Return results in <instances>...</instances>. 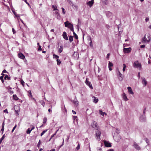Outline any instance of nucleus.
<instances>
[{
  "label": "nucleus",
  "mask_w": 151,
  "mask_h": 151,
  "mask_svg": "<svg viewBox=\"0 0 151 151\" xmlns=\"http://www.w3.org/2000/svg\"><path fill=\"white\" fill-rule=\"evenodd\" d=\"M63 38L66 40H68V38L67 35V33L65 32H64L62 35Z\"/></svg>",
  "instance_id": "13"
},
{
  "label": "nucleus",
  "mask_w": 151,
  "mask_h": 151,
  "mask_svg": "<svg viewBox=\"0 0 151 151\" xmlns=\"http://www.w3.org/2000/svg\"><path fill=\"white\" fill-rule=\"evenodd\" d=\"M9 93L10 94H13L14 92V91H9Z\"/></svg>",
  "instance_id": "55"
},
{
  "label": "nucleus",
  "mask_w": 151,
  "mask_h": 151,
  "mask_svg": "<svg viewBox=\"0 0 151 151\" xmlns=\"http://www.w3.org/2000/svg\"><path fill=\"white\" fill-rule=\"evenodd\" d=\"M97 151H102V149L99 147H97Z\"/></svg>",
  "instance_id": "48"
},
{
  "label": "nucleus",
  "mask_w": 151,
  "mask_h": 151,
  "mask_svg": "<svg viewBox=\"0 0 151 151\" xmlns=\"http://www.w3.org/2000/svg\"><path fill=\"white\" fill-rule=\"evenodd\" d=\"M73 102L76 106H77L78 105V101L77 99H76V100L73 101Z\"/></svg>",
  "instance_id": "23"
},
{
  "label": "nucleus",
  "mask_w": 151,
  "mask_h": 151,
  "mask_svg": "<svg viewBox=\"0 0 151 151\" xmlns=\"http://www.w3.org/2000/svg\"><path fill=\"white\" fill-rule=\"evenodd\" d=\"M57 132V131H56L55 134L52 135L51 137V138H52L53 137H54L55 135H56V133Z\"/></svg>",
  "instance_id": "50"
},
{
  "label": "nucleus",
  "mask_w": 151,
  "mask_h": 151,
  "mask_svg": "<svg viewBox=\"0 0 151 151\" xmlns=\"http://www.w3.org/2000/svg\"><path fill=\"white\" fill-rule=\"evenodd\" d=\"M61 9H62V10L63 13L64 14H65V10L64 9V8H63V7H62Z\"/></svg>",
  "instance_id": "40"
},
{
  "label": "nucleus",
  "mask_w": 151,
  "mask_h": 151,
  "mask_svg": "<svg viewBox=\"0 0 151 151\" xmlns=\"http://www.w3.org/2000/svg\"><path fill=\"white\" fill-rule=\"evenodd\" d=\"M16 127H17V125H15V126H14V127L13 128L12 130V132H14V130L15 129V128H16Z\"/></svg>",
  "instance_id": "43"
},
{
  "label": "nucleus",
  "mask_w": 151,
  "mask_h": 151,
  "mask_svg": "<svg viewBox=\"0 0 151 151\" xmlns=\"http://www.w3.org/2000/svg\"><path fill=\"white\" fill-rule=\"evenodd\" d=\"M109 56H110V54L109 53L107 54V55L106 58L107 59H109Z\"/></svg>",
  "instance_id": "52"
},
{
  "label": "nucleus",
  "mask_w": 151,
  "mask_h": 151,
  "mask_svg": "<svg viewBox=\"0 0 151 151\" xmlns=\"http://www.w3.org/2000/svg\"><path fill=\"white\" fill-rule=\"evenodd\" d=\"M80 148V146L79 144H78L77 146L76 147V150H78Z\"/></svg>",
  "instance_id": "39"
},
{
  "label": "nucleus",
  "mask_w": 151,
  "mask_h": 151,
  "mask_svg": "<svg viewBox=\"0 0 151 151\" xmlns=\"http://www.w3.org/2000/svg\"><path fill=\"white\" fill-rule=\"evenodd\" d=\"M146 109V108H145L144 109V110H143V115H145Z\"/></svg>",
  "instance_id": "47"
},
{
  "label": "nucleus",
  "mask_w": 151,
  "mask_h": 151,
  "mask_svg": "<svg viewBox=\"0 0 151 151\" xmlns=\"http://www.w3.org/2000/svg\"><path fill=\"white\" fill-rule=\"evenodd\" d=\"M64 24L65 27H68L72 32H73L74 31L73 25L70 23L68 21H67L65 22L64 23Z\"/></svg>",
  "instance_id": "2"
},
{
  "label": "nucleus",
  "mask_w": 151,
  "mask_h": 151,
  "mask_svg": "<svg viewBox=\"0 0 151 151\" xmlns=\"http://www.w3.org/2000/svg\"><path fill=\"white\" fill-rule=\"evenodd\" d=\"M94 3V0H91L87 2L86 4L87 5L89 6L90 7H91L93 5Z\"/></svg>",
  "instance_id": "10"
},
{
  "label": "nucleus",
  "mask_w": 151,
  "mask_h": 151,
  "mask_svg": "<svg viewBox=\"0 0 151 151\" xmlns=\"http://www.w3.org/2000/svg\"><path fill=\"white\" fill-rule=\"evenodd\" d=\"M53 58H55L56 59H58L59 58V57L57 55H56L55 54H54L53 55Z\"/></svg>",
  "instance_id": "34"
},
{
  "label": "nucleus",
  "mask_w": 151,
  "mask_h": 151,
  "mask_svg": "<svg viewBox=\"0 0 151 151\" xmlns=\"http://www.w3.org/2000/svg\"><path fill=\"white\" fill-rule=\"evenodd\" d=\"M3 73H8L6 70L5 69H4L2 71Z\"/></svg>",
  "instance_id": "54"
},
{
  "label": "nucleus",
  "mask_w": 151,
  "mask_h": 151,
  "mask_svg": "<svg viewBox=\"0 0 151 151\" xmlns=\"http://www.w3.org/2000/svg\"><path fill=\"white\" fill-rule=\"evenodd\" d=\"M99 113L100 114L102 115L103 116H104V115H106V113H105L104 112H103L101 110H99Z\"/></svg>",
  "instance_id": "19"
},
{
  "label": "nucleus",
  "mask_w": 151,
  "mask_h": 151,
  "mask_svg": "<svg viewBox=\"0 0 151 151\" xmlns=\"http://www.w3.org/2000/svg\"><path fill=\"white\" fill-rule=\"evenodd\" d=\"M139 120L141 122H145L146 120L145 115H142L141 116L139 117Z\"/></svg>",
  "instance_id": "8"
},
{
  "label": "nucleus",
  "mask_w": 151,
  "mask_h": 151,
  "mask_svg": "<svg viewBox=\"0 0 151 151\" xmlns=\"http://www.w3.org/2000/svg\"><path fill=\"white\" fill-rule=\"evenodd\" d=\"M77 118V116H73V119L74 120H75Z\"/></svg>",
  "instance_id": "57"
},
{
  "label": "nucleus",
  "mask_w": 151,
  "mask_h": 151,
  "mask_svg": "<svg viewBox=\"0 0 151 151\" xmlns=\"http://www.w3.org/2000/svg\"><path fill=\"white\" fill-rule=\"evenodd\" d=\"M102 1L104 3L106 4H107V2L108 0H102Z\"/></svg>",
  "instance_id": "49"
},
{
  "label": "nucleus",
  "mask_w": 151,
  "mask_h": 151,
  "mask_svg": "<svg viewBox=\"0 0 151 151\" xmlns=\"http://www.w3.org/2000/svg\"><path fill=\"white\" fill-rule=\"evenodd\" d=\"M18 57L22 59L25 58L24 55L22 53H19L18 55Z\"/></svg>",
  "instance_id": "16"
},
{
  "label": "nucleus",
  "mask_w": 151,
  "mask_h": 151,
  "mask_svg": "<svg viewBox=\"0 0 151 151\" xmlns=\"http://www.w3.org/2000/svg\"><path fill=\"white\" fill-rule=\"evenodd\" d=\"M29 97H32V95L31 92L29 93Z\"/></svg>",
  "instance_id": "53"
},
{
  "label": "nucleus",
  "mask_w": 151,
  "mask_h": 151,
  "mask_svg": "<svg viewBox=\"0 0 151 151\" xmlns=\"http://www.w3.org/2000/svg\"><path fill=\"white\" fill-rule=\"evenodd\" d=\"M142 83L143 84L144 86H145L147 85V81L146 80L145 78H142Z\"/></svg>",
  "instance_id": "15"
},
{
  "label": "nucleus",
  "mask_w": 151,
  "mask_h": 151,
  "mask_svg": "<svg viewBox=\"0 0 151 151\" xmlns=\"http://www.w3.org/2000/svg\"><path fill=\"white\" fill-rule=\"evenodd\" d=\"M47 121V118L46 117H44L43 119V124H45Z\"/></svg>",
  "instance_id": "32"
},
{
  "label": "nucleus",
  "mask_w": 151,
  "mask_h": 151,
  "mask_svg": "<svg viewBox=\"0 0 151 151\" xmlns=\"http://www.w3.org/2000/svg\"><path fill=\"white\" fill-rule=\"evenodd\" d=\"M72 112H73V113L74 114H76V112L75 111H74V110H72Z\"/></svg>",
  "instance_id": "62"
},
{
  "label": "nucleus",
  "mask_w": 151,
  "mask_h": 151,
  "mask_svg": "<svg viewBox=\"0 0 151 151\" xmlns=\"http://www.w3.org/2000/svg\"><path fill=\"white\" fill-rule=\"evenodd\" d=\"M144 140L145 141L148 145H150L149 141L147 138H144Z\"/></svg>",
  "instance_id": "22"
},
{
  "label": "nucleus",
  "mask_w": 151,
  "mask_h": 151,
  "mask_svg": "<svg viewBox=\"0 0 151 151\" xmlns=\"http://www.w3.org/2000/svg\"><path fill=\"white\" fill-rule=\"evenodd\" d=\"M2 127H4V121L2 124Z\"/></svg>",
  "instance_id": "60"
},
{
  "label": "nucleus",
  "mask_w": 151,
  "mask_h": 151,
  "mask_svg": "<svg viewBox=\"0 0 151 151\" xmlns=\"http://www.w3.org/2000/svg\"><path fill=\"white\" fill-rule=\"evenodd\" d=\"M113 65V64L111 62L109 61V63L108 64L109 67H112Z\"/></svg>",
  "instance_id": "29"
},
{
  "label": "nucleus",
  "mask_w": 151,
  "mask_h": 151,
  "mask_svg": "<svg viewBox=\"0 0 151 151\" xmlns=\"http://www.w3.org/2000/svg\"><path fill=\"white\" fill-rule=\"evenodd\" d=\"M47 129H46L43 131L41 134V136H42L47 131Z\"/></svg>",
  "instance_id": "35"
},
{
  "label": "nucleus",
  "mask_w": 151,
  "mask_h": 151,
  "mask_svg": "<svg viewBox=\"0 0 151 151\" xmlns=\"http://www.w3.org/2000/svg\"><path fill=\"white\" fill-rule=\"evenodd\" d=\"M73 36L76 39H78V37L77 35L74 32V31L73 32Z\"/></svg>",
  "instance_id": "27"
},
{
  "label": "nucleus",
  "mask_w": 151,
  "mask_h": 151,
  "mask_svg": "<svg viewBox=\"0 0 151 151\" xmlns=\"http://www.w3.org/2000/svg\"><path fill=\"white\" fill-rule=\"evenodd\" d=\"M63 141L62 144V145H60V146H59V148H61L62 147L63 145L64 142V140L63 138Z\"/></svg>",
  "instance_id": "44"
},
{
  "label": "nucleus",
  "mask_w": 151,
  "mask_h": 151,
  "mask_svg": "<svg viewBox=\"0 0 151 151\" xmlns=\"http://www.w3.org/2000/svg\"><path fill=\"white\" fill-rule=\"evenodd\" d=\"M24 83L23 81H21V83L22 85H23V86L24 85Z\"/></svg>",
  "instance_id": "61"
},
{
  "label": "nucleus",
  "mask_w": 151,
  "mask_h": 151,
  "mask_svg": "<svg viewBox=\"0 0 151 151\" xmlns=\"http://www.w3.org/2000/svg\"><path fill=\"white\" fill-rule=\"evenodd\" d=\"M127 89L128 91V92L130 94H134V93L133 92L131 88L130 87H127Z\"/></svg>",
  "instance_id": "17"
},
{
  "label": "nucleus",
  "mask_w": 151,
  "mask_h": 151,
  "mask_svg": "<svg viewBox=\"0 0 151 151\" xmlns=\"http://www.w3.org/2000/svg\"><path fill=\"white\" fill-rule=\"evenodd\" d=\"M107 151H114V150L113 149H110L109 150Z\"/></svg>",
  "instance_id": "64"
},
{
  "label": "nucleus",
  "mask_w": 151,
  "mask_h": 151,
  "mask_svg": "<svg viewBox=\"0 0 151 151\" xmlns=\"http://www.w3.org/2000/svg\"><path fill=\"white\" fill-rule=\"evenodd\" d=\"M104 144L105 146L106 147H111V143L109 142H108L105 140L104 142Z\"/></svg>",
  "instance_id": "9"
},
{
  "label": "nucleus",
  "mask_w": 151,
  "mask_h": 151,
  "mask_svg": "<svg viewBox=\"0 0 151 151\" xmlns=\"http://www.w3.org/2000/svg\"><path fill=\"white\" fill-rule=\"evenodd\" d=\"M97 130L96 131V139L98 141H99L100 140V135L101 134V132L98 129H96Z\"/></svg>",
  "instance_id": "5"
},
{
  "label": "nucleus",
  "mask_w": 151,
  "mask_h": 151,
  "mask_svg": "<svg viewBox=\"0 0 151 151\" xmlns=\"http://www.w3.org/2000/svg\"><path fill=\"white\" fill-rule=\"evenodd\" d=\"M52 8L53 9V11L58 10V9L57 8L56 6L53 5L52 6Z\"/></svg>",
  "instance_id": "25"
},
{
  "label": "nucleus",
  "mask_w": 151,
  "mask_h": 151,
  "mask_svg": "<svg viewBox=\"0 0 151 151\" xmlns=\"http://www.w3.org/2000/svg\"><path fill=\"white\" fill-rule=\"evenodd\" d=\"M150 40V35L149 34L145 35L144 37L141 40V42L142 43H145L149 42Z\"/></svg>",
  "instance_id": "1"
},
{
  "label": "nucleus",
  "mask_w": 151,
  "mask_h": 151,
  "mask_svg": "<svg viewBox=\"0 0 151 151\" xmlns=\"http://www.w3.org/2000/svg\"><path fill=\"white\" fill-rule=\"evenodd\" d=\"M98 72L99 73L101 70V69L99 67H98Z\"/></svg>",
  "instance_id": "63"
},
{
  "label": "nucleus",
  "mask_w": 151,
  "mask_h": 151,
  "mask_svg": "<svg viewBox=\"0 0 151 151\" xmlns=\"http://www.w3.org/2000/svg\"><path fill=\"white\" fill-rule=\"evenodd\" d=\"M116 74L117 76L118 77L119 80L120 81H122L123 79V76L120 72L118 69L117 71L116 72Z\"/></svg>",
  "instance_id": "4"
},
{
  "label": "nucleus",
  "mask_w": 151,
  "mask_h": 151,
  "mask_svg": "<svg viewBox=\"0 0 151 151\" xmlns=\"http://www.w3.org/2000/svg\"><path fill=\"white\" fill-rule=\"evenodd\" d=\"M42 49L41 48V46H40V45H39V47L38 49V50L41 51L42 50Z\"/></svg>",
  "instance_id": "46"
},
{
  "label": "nucleus",
  "mask_w": 151,
  "mask_h": 151,
  "mask_svg": "<svg viewBox=\"0 0 151 151\" xmlns=\"http://www.w3.org/2000/svg\"><path fill=\"white\" fill-rule=\"evenodd\" d=\"M41 141L40 140H39L38 144H37V147H38V148H39L40 147V145L41 144Z\"/></svg>",
  "instance_id": "42"
},
{
  "label": "nucleus",
  "mask_w": 151,
  "mask_h": 151,
  "mask_svg": "<svg viewBox=\"0 0 151 151\" xmlns=\"http://www.w3.org/2000/svg\"><path fill=\"white\" fill-rule=\"evenodd\" d=\"M31 131L32 130H31V129H30L29 128L27 130L26 132L27 134H29Z\"/></svg>",
  "instance_id": "30"
},
{
  "label": "nucleus",
  "mask_w": 151,
  "mask_h": 151,
  "mask_svg": "<svg viewBox=\"0 0 151 151\" xmlns=\"http://www.w3.org/2000/svg\"><path fill=\"white\" fill-rule=\"evenodd\" d=\"M69 40L70 42H72L73 40V36H69Z\"/></svg>",
  "instance_id": "26"
},
{
  "label": "nucleus",
  "mask_w": 151,
  "mask_h": 151,
  "mask_svg": "<svg viewBox=\"0 0 151 151\" xmlns=\"http://www.w3.org/2000/svg\"><path fill=\"white\" fill-rule=\"evenodd\" d=\"M12 31L14 34L16 32L15 31L13 28H12Z\"/></svg>",
  "instance_id": "59"
},
{
  "label": "nucleus",
  "mask_w": 151,
  "mask_h": 151,
  "mask_svg": "<svg viewBox=\"0 0 151 151\" xmlns=\"http://www.w3.org/2000/svg\"><path fill=\"white\" fill-rule=\"evenodd\" d=\"M91 126L96 129H98L99 126L98 125L97 123L95 121H93L92 123L91 124Z\"/></svg>",
  "instance_id": "6"
},
{
  "label": "nucleus",
  "mask_w": 151,
  "mask_h": 151,
  "mask_svg": "<svg viewBox=\"0 0 151 151\" xmlns=\"http://www.w3.org/2000/svg\"><path fill=\"white\" fill-rule=\"evenodd\" d=\"M4 79L5 80L7 79L8 80H10L11 78L10 77H9L8 75H6L5 76Z\"/></svg>",
  "instance_id": "24"
},
{
  "label": "nucleus",
  "mask_w": 151,
  "mask_h": 151,
  "mask_svg": "<svg viewBox=\"0 0 151 151\" xmlns=\"http://www.w3.org/2000/svg\"><path fill=\"white\" fill-rule=\"evenodd\" d=\"M126 67V65L125 64H123V71H124L125 70V69Z\"/></svg>",
  "instance_id": "36"
},
{
  "label": "nucleus",
  "mask_w": 151,
  "mask_h": 151,
  "mask_svg": "<svg viewBox=\"0 0 151 151\" xmlns=\"http://www.w3.org/2000/svg\"><path fill=\"white\" fill-rule=\"evenodd\" d=\"M3 78H4V77L3 76H1L0 77V79L1 80V82L3 83H4V80Z\"/></svg>",
  "instance_id": "37"
},
{
  "label": "nucleus",
  "mask_w": 151,
  "mask_h": 151,
  "mask_svg": "<svg viewBox=\"0 0 151 151\" xmlns=\"http://www.w3.org/2000/svg\"><path fill=\"white\" fill-rule=\"evenodd\" d=\"M122 98L125 101H127L128 100V99H127L126 95L124 93L122 95Z\"/></svg>",
  "instance_id": "14"
},
{
  "label": "nucleus",
  "mask_w": 151,
  "mask_h": 151,
  "mask_svg": "<svg viewBox=\"0 0 151 151\" xmlns=\"http://www.w3.org/2000/svg\"><path fill=\"white\" fill-rule=\"evenodd\" d=\"M93 98H94L93 101V102L95 103H97L99 100L98 99L96 98V97L94 96H93Z\"/></svg>",
  "instance_id": "18"
},
{
  "label": "nucleus",
  "mask_w": 151,
  "mask_h": 151,
  "mask_svg": "<svg viewBox=\"0 0 151 151\" xmlns=\"http://www.w3.org/2000/svg\"><path fill=\"white\" fill-rule=\"evenodd\" d=\"M133 66L134 68H139L140 69L141 68V64L138 60L134 62L133 63Z\"/></svg>",
  "instance_id": "3"
},
{
  "label": "nucleus",
  "mask_w": 151,
  "mask_h": 151,
  "mask_svg": "<svg viewBox=\"0 0 151 151\" xmlns=\"http://www.w3.org/2000/svg\"><path fill=\"white\" fill-rule=\"evenodd\" d=\"M145 47V45H141L140 47L141 48H143Z\"/></svg>",
  "instance_id": "56"
},
{
  "label": "nucleus",
  "mask_w": 151,
  "mask_h": 151,
  "mask_svg": "<svg viewBox=\"0 0 151 151\" xmlns=\"http://www.w3.org/2000/svg\"><path fill=\"white\" fill-rule=\"evenodd\" d=\"M90 40H91V42H90V43L89 45H90V46L91 47H93V44H92V41L91 38H90Z\"/></svg>",
  "instance_id": "38"
},
{
  "label": "nucleus",
  "mask_w": 151,
  "mask_h": 151,
  "mask_svg": "<svg viewBox=\"0 0 151 151\" xmlns=\"http://www.w3.org/2000/svg\"><path fill=\"white\" fill-rule=\"evenodd\" d=\"M40 102L44 107L45 104V102L43 100H41L40 101Z\"/></svg>",
  "instance_id": "31"
},
{
  "label": "nucleus",
  "mask_w": 151,
  "mask_h": 151,
  "mask_svg": "<svg viewBox=\"0 0 151 151\" xmlns=\"http://www.w3.org/2000/svg\"><path fill=\"white\" fill-rule=\"evenodd\" d=\"M132 50V49L130 47L128 48H124L123 49V52L124 53H128L130 52Z\"/></svg>",
  "instance_id": "7"
},
{
  "label": "nucleus",
  "mask_w": 151,
  "mask_h": 151,
  "mask_svg": "<svg viewBox=\"0 0 151 151\" xmlns=\"http://www.w3.org/2000/svg\"><path fill=\"white\" fill-rule=\"evenodd\" d=\"M5 134H4L3 135V136H2V137L1 138V139H0V140L2 142V141L4 139V138L5 137Z\"/></svg>",
  "instance_id": "41"
},
{
  "label": "nucleus",
  "mask_w": 151,
  "mask_h": 151,
  "mask_svg": "<svg viewBox=\"0 0 151 151\" xmlns=\"http://www.w3.org/2000/svg\"><path fill=\"white\" fill-rule=\"evenodd\" d=\"M13 99L15 100H17L19 99L18 98L16 94H14L13 96Z\"/></svg>",
  "instance_id": "20"
},
{
  "label": "nucleus",
  "mask_w": 151,
  "mask_h": 151,
  "mask_svg": "<svg viewBox=\"0 0 151 151\" xmlns=\"http://www.w3.org/2000/svg\"><path fill=\"white\" fill-rule=\"evenodd\" d=\"M85 82L86 84L90 88H93L91 82L89 81H87V78H86Z\"/></svg>",
  "instance_id": "12"
},
{
  "label": "nucleus",
  "mask_w": 151,
  "mask_h": 151,
  "mask_svg": "<svg viewBox=\"0 0 151 151\" xmlns=\"http://www.w3.org/2000/svg\"><path fill=\"white\" fill-rule=\"evenodd\" d=\"M133 146L137 150H139L141 149V147L135 142L134 143Z\"/></svg>",
  "instance_id": "11"
},
{
  "label": "nucleus",
  "mask_w": 151,
  "mask_h": 151,
  "mask_svg": "<svg viewBox=\"0 0 151 151\" xmlns=\"http://www.w3.org/2000/svg\"><path fill=\"white\" fill-rule=\"evenodd\" d=\"M4 127H2V128L1 130V132H2V134L3 133V132L4 130Z\"/></svg>",
  "instance_id": "45"
},
{
  "label": "nucleus",
  "mask_w": 151,
  "mask_h": 151,
  "mask_svg": "<svg viewBox=\"0 0 151 151\" xmlns=\"http://www.w3.org/2000/svg\"><path fill=\"white\" fill-rule=\"evenodd\" d=\"M57 64L58 65H60L61 64V62L60 61V60L58 59H57Z\"/></svg>",
  "instance_id": "28"
},
{
  "label": "nucleus",
  "mask_w": 151,
  "mask_h": 151,
  "mask_svg": "<svg viewBox=\"0 0 151 151\" xmlns=\"http://www.w3.org/2000/svg\"><path fill=\"white\" fill-rule=\"evenodd\" d=\"M4 112L5 113H6L8 114V112L7 111V109H5L4 111Z\"/></svg>",
  "instance_id": "51"
},
{
  "label": "nucleus",
  "mask_w": 151,
  "mask_h": 151,
  "mask_svg": "<svg viewBox=\"0 0 151 151\" xmlns=\"http://www.w3.org/2000/svg\"><path fill=\"white\" fill-rule=\"evenodd\" d=\"M35 126H32V128L31 129V130H32L34 129H35Z\"/></svg>",
  "instance_id": "58"
},
{
  "label": "nucleus",
  "mask_w": 151,
  "mask_h": 151,
  "mask_svg": "<svg viewBox=\"0 0 151 151\" xmlns=\"http://www.w3.org/2000/svg\"><path fill=\"white\" fill-rule=\"evenodd\" d=\"M63 50V46H60V48L58 50V52L60 53L62 52Z\"/></svg>",
  "instance_id": "21"
},
{
  "label": "nucleus",
  "mask_w": 151,
  "mask_h": 151,
  "mask_svg": "<svg viewBox=\"0 0 151 151\" xmlns=\"http://www.w3.org/2000/svg\"><path fill=\"white\" fill-rule=\"evenodd\" d=\"M57 18L58 19H60V14H58L56 15Z\"/></svg>",
  "instance_id": "33"
}]
</instances>
